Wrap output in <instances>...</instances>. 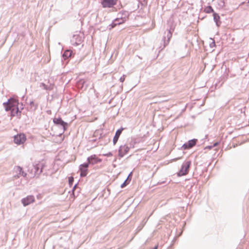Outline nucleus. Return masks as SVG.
<instances>
[{
	"instance_id": "33",
	"label": "nucleus",
	"mask_w": 249,
	"mask_h": 249,
	"mask_svg": "<svg viewBox=\"0 0 249 249\" xmlns=\"http://www.w3.org/2000/svg\"><path fill=\"white\" fill-rule=\"evenodd\" d=\"M102 155L103 156H105V157H109L112 156L113 153H112V152H108L107 153L103 154Z\"/></svg>"
},
{
	"instance_id": "7",
	"label": "nucleus",
	"mask_w": 249,
	"mask_h": 249,
	"mask_svg": "<svg viewBox=\"0 0 249 249\" xmlns=\"http://www.w3.org/2000/svg\"><path fill=\"white\" fill-rule=\"evenodd\" d=\"M89 165L87 162H84L79 166V171L81 177H85L87 176L89 173Z\"/></svg>"
},
{
	"instance_id": "50",
	"label": "nucleus",
	"mask_w": 249,
	"mask_h": 249,
	"mask_svg": "<svg viewBox=\"0 0 249 249\" xmlns=\"http://www.w3.org/2000/svg\"><path fill=\"white\" fill-rule=\"evenodd\" d=\"M245 3V2H242L241 3V4H244V3Z\"/></svg>"
},
{
	"instance_id": "53",
	"label": "nucleus",
	"mask_w": 249,
	"mask_h": 249,
	"mask_svg": "<svg viewBox=\"0 0 249 249\" xmlns=\"http://www.w3.org/2000/svg\"><path fill=\"white\" fill-rule=\"evenodd\" d=\"M215 153H214V154H213V156H214V157H215Z\"/></svg>"
},
{
	"instance_id": "31",
	"label": "nucleus",
	"mask_w": 249,
	"mask_h": 249,
	"mask_svg": "<svg viewBox=\"0 0 249 249\" xmlns=\"http://www.w3.org/2000/svg\"><path fill=\"white\" fill-rule=\"evenodd\" d=\"M146 222V221H144V222L142 221V222L140 224V226H138V227L136 229V231L137 232H139L143 228V227L144 226V225L145 224Z\"/></svg>"
},
{
	"instance_id": "8",
	"label": "nucleus",
	"mask_w": 249,
	"mask_h": 249,
	"mask_svg": "<svg viewBox=\"0 0 249 249\" xmlns=\"http://www.w3.org/2000/svg\"><path fill=\"white\" fill-rule=\"evenodd\" d=\"M198 140L197 139H192L185 142L181 147V149L183 150H189L194 147L197 143Z\"/></svg>"
},
{
	"instance_id": "25",
	"label": "nucleus",
	"mask_w": 249,
	"mask_h": 249,
	"mask_svg": "<svg viewBox=\"0 0 249 249\" xmlns=\"http://www.w3.org/2000/svg\"><path fill=\"white\" fill-rule=\"evenodd\" d=\"M204 11L205 13L207 14H210L211 13H213V12H215L213 8V7L211 5H208L205 7L204 8Z\"/></svg>"
},
{
	"instance_id": "15",
	"label": "nucleus",
	"mask_w": 249,
	"mask_h": 249,
	"mask_svg": "<svg viewBox=\"0 0 249 249\" xmlns=\"http://www.w3.org/2000/svg\"><path fill=\"white\" fill-rule=\"evenodd\" d=\"M168 31V33H167L166 37L163 36L162 38V41H163V47H165L168 44L171 38L172 37V33L173 32V31Z\"/></svg>"
},
{
	"instance_id": "28",
	"label": "nucleus",
	"mask_w": 249,
	"mask_h": 249,
	"mask_svg": "<svg viewBox=\"0 0 249 249\" xmlns=\"http://www.w3.org/2000/svg\"><path fill=\"white\" fill-rule=\"evenodd\" d=\"M19 104L18 100L17 99V117L20 115L21 111L19 110Z\"/></svg>"
},
{
	"instance_id": "12",
	"label": "nucleus",
	"mask_w": 249,
	"mask_h": 249,
	"mask_svg": "<svg viewBox=\"0 0 249 249\" xmlns=\"http://www.w3.org/2000/svg\"><path fill=\"white\" fill-rule=\"evenodd\" d=\"M35 201V197L33 195L28 196L23 198L21 201L24 206H26L33 203Z\"/></svg>"
},
{
	"instance_id": "38",
	"label": "nucleus",
	"mask_w": 249,
	"mask_h": 249,
	"mask_svg": "<svg viewBox=\"0 0 249 249\" xmlns=\"http://www.w3.org/2000/svg\"><path fill=\"white\" fill-rule=\"evenodd\" d=\"M80 192V189H78V190L77 191H75V196H73V197L75 198L77 197L78 196V194Z\"/></svg>"
},
{
	"instance_id": "1",
	"label": "nucleus",
	"mask_w": 249,
	"mask_h": 249,
	"mask_svg": "<svg viewBox=\"0 0 249 249\" xmlns=\"http://www.w3.org/2000/svg\"><path fill=\"white\" fill-rule=\"evenodd\" d=\"M46 166V162L44 160L34 162L33 163V168L31 169V174L33 177L38 178L42 173L43 169Z\"/></svg>"
},
{
	"instance_id": "24",
	"label": "nucleus",
	"mask_w": 249,
	"mask_h": 249,
	"mask_svg": "<svg viewBox=\"0 0 249 249\" xmlns=\"http://www.w3.org/2000/svg\"><path fill=\"white\" fill-rule=\"evenodd\" d=\"M117 19L118 18H115L114 20H112V22L107 26V29H108L109 30H111L117 26L115 22L116 21V20H118Z\"/></svg>"
},
{
	"instance_id": "49",
	"label": "nucleus",
	"mask_w": 249,
	"mask_h": 249,
	"mask_svg": "<svg viewBox=\"0 0 249 249\" xmlns=\"http://www.w3.org/2000/svg\"><path fill=\"white\" fill-rule=\"evenodd\" d=\"M102 138V134H100V137H99V139H100V138Z\"/></svg>"
},
{
	"instance_id": "44",
	"label": "nucleus",
	"mask_w": 249,
	"mask_h": 249,
	"mask_svg": "<svg viewBox=\"0 0 249 249\" xmlns=\"http://www.w3.org/2000/svg\"><path fill=\"white\" fill-rule=\"evenodd\" d=\"M47 113L48 114H51V110H47Z\"/></svg>"
},
{
	"instance_id": "45",
	"label": "nucleus",
	"mask_w": 249,
	"mask_h": 249,
	"mask_svg": "<svg viewBox=\"0 0 249 249\" xmlns=\"http://www.w3.org/2000/svg\"><path fill=\"white\" fill-rule=\"evenodd\" d=\"M97 141V139H93L91 140V142H95L96 141Z\"/></svg>"
},
{
	"instance_id": "54",
	"label": "nucleus",
	"mask_w": 249,
	"mask_h": 249,
	"mask_svg": "<svg viewBox=\"0 0 249 249\" xmlns=\"http://www.w3.org/2000/svg\"><path fill=\"white\" fill-rule=\"evenodd\" d=\"M214 0H212V1H214Z\"/></svg>"
},
{
	"instance_id": "6",
	"label": "nucleus",
	"mask_w": 249,
	"mask_h": 249,
	"mask_svg": "<svg viewBox=\"0 0 249 249\" xmlns=\"http://www.w3.org/2000/svg\"><path fill=\"white\" fill-rule=\"evenodd\" d=\"M83 36L79 34L73 35L71 39V43L72 45L77 46L80 45L83 41Z\"/></svg>"
},
{
	"instance_id": "26",
	"label": "nucleus",
	"mask_w": 249,
	"mask_h": 249,
	"mask_svg": "<svg viewBox=\"0 0 249 249\" xmlns=\"http://www.w3.org/2000/svg\"><path fill=\"white\" fill-rule=\"evenodd\" d=\"M40 87L46 90H51L52 89L50 86H48L43 82L40 83Z\"/></svg>"
},
{
	"instance_id": "17",
	"label": "nucleus",
	"mask_w": 249,
	"mask_h": 249,
	"mask_svg": "<svg viewBox=\"0 0 249 249\" xmlns=\"http://www.w3.org/2000/svg\"><path fill=\"white\" fill-rule=\"evenodd\" d=\"M17 172H18V174H17V178H18L20 176L25 177L27 176L26 172H25L23 168L20 166L17 165Z\"/></svg>"
},
{
	"instance_id": "27",
	"label": "nucleus",
	"mask_w": 249,
	"mask_h": 249,
	"mask_svg": "<svg viewBox=\"0 0 249 249\" xmlns=\"http://www.w3.org/2000/svg\"><path fill=\"white\" fill-rule=\"evenodd\" d=\"M116 18H118V20L115 22L116 25L122 24L125 21V19H122V18L118 17Z\"/></svg>"
},
{
	"instance_id": "14",
	"label": "nucleus",
	"mask_w": 249,
	"mask_h": 249,
	"mask_svg": "<svg viewBox=\"0 0 249 249\" xmlns=\"http://www.w3.org/2000/svg\"><path fill=\"white\" fill-rule=\"evenodd\" d=\"M125 129V128L121 127L120 128L118 129L116 132L115 135L113 139V144L115 145L117 142L120 135H121L122 131Z\"/></svg>"
},
{
	"instance_id": "9",
	"label": "nucleus",
	"mask_w": 249,
	"mask_h": 249,
	"mask_svg": "<svg viewBox=\"0 0 249 249\" xmlns=\"http://www.w3.org/2000/svg\"><path fill=\"white\" fill-rule=\"evenodd\" d=\"M102 161V159L99 158L95 154L92 155L88 157L87 159V162L89 166L93 165L95 164L100 163Z\"/></svg>"
},
{
	"instance_id": "39",
	"label": "nucleus",
	"mask_w": 249,
	"mask_h": 249,
	"mask_svg": "<svg viewBox=\"0 0 249 249\" xmlns=\"http://www.w3.org/2000/svg\"><path fill=\"white\" fill-rule=\"evenodd\" d=\"M241 113H245V107L243 109H241Z\"/></svg>"
},
{
	"instance_id": "11",
	"label": "nucleus",
	"mask_w": 249,
	"mask_h": 249,
	"mask_svg": "<svg viewBox=\"0 0 249 249\" xmlns=\"http://www.w3.org/2000/svg\"><path fill=\"white\" fill-rule=\"evenodd\" d=\"M118 0H101V4L103 8H112L116 5Z\"/></svg>"
},
{
	"instance_id": "51",
	"label": "nucleus",
	"mask_w": 249,
	"mask_h": 249,
	"mask_svg": "<svg viewBox=\"0 0 249 249\" xmlns=\"http://www.w3.org/2000/svg\"><path fill=\"white\" fill-rule=\"evenodd\" d=\"M248 3H249V0H248V2H247Z\"/></svg>"
},
{
	"instance_id": "22",
	"label": "nucleus",
	"mask_w": 249,
	"mask_h": 249,
	"mask_svg": "<svg viewBox=\"0 0 249 249\" xmlns=\"http://www.w3.org/2000/svg\"><path fill=\"white\" fill-rule=\"evenodd\" d=\"M29 105L30 106V110L31 111H36L38 107V104H35L33 101H31L29 102Z\"/></svg>"
},
{
	"instance_id": "20",
	"label": "nucleus",
	"mask_w": 249,
	"mask_h": 249,
	"mask_svg": "<svg viewBox=\"0 0 249 249\" xmlns=\"http://www.w3.org/2000/svg\"><path fill=\"white\" fill-rule=\"evenodd\" d=\"M121 15L120 18H122V19H125L126 18H128L129 16V13L128 11L125 10H122L118 14V16Z\"/></svg>"
},
{
	"instance_id": "37",
	"label": "nucleus",
	"mask_w": 249,
	"mask_h": 249,
	"mask_svg": "<svg viewBox=\"0 0 249 249\" xmlns=\"http://www.w3.org/2000/svg\"><path fill=\"white\" fill-rule=\"evenodd\" d=\"M219 143H220V141L215 142L213 144V147H216V146H217V145H218Z\"/></svg>"
},
{
	"instance_id": "34",
	"label": "nucleus",
	"mask_w": 249,
	"mask_h": 249,
	"mask_svg": "<svg viewBox=\"0 0 249 249\" xmlns=\"http://www.w3.org/2000/svg\"><path fill=\"white\" fill-rule=\"evenodd\" d=\"M125 79V75L124 74L123 76H122L119 79V81L120 82L123 83Z\"/></svg>"
},
{
	"instance_id": "23",
	"label": "nucleus",
	"mask_w": 249,
	"mask_h": 249,
	"mask_svg": "<svg viewBox=\"0 0 249 249\" xmlns=\"http://www.w3.org/2000/svg\"><path fill=\"white\" fill-rule=\"evenodd\" d=\"M139 143V142L136 139H131L129 142L128 147L129 149L133 148L135 147L136 144Z\"/></svg>"
},
{
	"instance_id": "5",
	"label": "nucleus",
	"mask_w": 249,
	"mask_h": 249,
	"mask_svg": "<svg viewBox=\"0 0 249 249\" xmlns=\"http://www.w3.org/2000/svg\"><path fill=\"white\" fill-rule=\"evenodd\" d=\"M27 136L24 133L17 134V145H21V147L24 148V144L27 141Z\"/></svg>"
},
{
	"instance_id": "40",
	"label": "nucleus",
	"mask_w": 249,
	"mask_h": 249,
	"mask_svg": "<svg viewBox=\"0 0 249 249\" xmlns=\"http://www.w3.org/2000/svg\"><path fill=\"white\" fill-rule=\"evenodd\" d=\"M166 183V181H161V182H158V184H164V183Z\"/></svg>"
},
{
	"instance_id": "41",
	"label": "nucleus",
	"mask_w": 249,
	"mask_h": 249,
	"mask_svg": "<svg viewBox=\"0 0 249 249\" xmlns=\"http://www.w3.org/2000/svg\"><path fill=\"white\" fill-rule=\"evenodd\" d=\"M13 142L16 143V135L13 136Z\"/></svg>"
},
{
	"instance_id": "13",
	"label": "nucleus",
	"mask_w": 249,
	"mask_h": 249,
	"mask_svg": "<svg viewBox=\"0 0 249 249\" xmlns=\"http://www.w3.org/2000/svg\"><path fill=\"white\" fill-rule=\"evenodd\" d=\"M86 83L85 79H80L76 83V87L80 90H85L88 87V85Z\"/></svg>"
},
{
	"instance_id": "32",
	"label": "nucleus",
	"mask_w": 249,
	"mask_h": 249,
	"mask_svg": "<svg viewBox=\"0 0 249 249\" xmlns=\"http://www.w3.org/2000/svg\"><path fill=\"white\" fill-rule=\"evenodd\" d=\"M69 184L70 186H71L73 184L74 181V178L72 176L69 177L68 178Z\"/></svg>"
},
{
	"instance_id": "29",
	"label": "nucleus",
	"mask_w": 249,
	"mask_h": 249,
	"mask_svg": "<svg viewBox=\"0 0 249 249\" xmlns=\"http://www.w3.org/2000/svg\"><path fill=\"white\" fill-rule=\"evenodd\" d=\"M77 189H78V182L77 183H76L73 187V188L71 191V195H72L73 196H75V190H76Z\"/></svg>"
},
{
	"instance_id": "2",
	"label": "nucleus",
	"mask_w": 249,
	"mask_h": 249,
	"mask_svg": "<svg viewBox=\"0 0 249 249\" xmlns=\"http://www.w3.org/2000/svg\"><path fill=\"white\" fill-rule=\"evenodd\" d=\"M3 106L6 111H10L11 117L16 116V96L14 95L6 102L3 103Z\"/></svg>"
},
{
	"instance_id": "43",
	"label": "nucleus",
	"mask_w": 249,
	"mask_h": 249,
	"mask_svg": "<svg viewBox=\"0 0 249 249\" xmlns=\"http://www.w3.org/2000/svg\"><path fill=\"white\" fill-rule=\"evenodd\" d=\"M158 247H159L158 245H157L152 249H158Z\"/></svg>"
},
{
	"instance_id": "42",
	"label": "nucleus",
	"mask_w": 249,
	"mask_h": 249,
	"mask_svg": "<svg viewBox=\"0 0 249 249\" xmlns=\"http://www.w3.org/2000/svg\"><path fill=\"white\" fill-rule=\"evenodd\" d=\"M228 76V75H227V76H226V78H225L224 77H223L222 78V80H223V79H224V80H223V82H222V83H224V82L226 80V79L227 78Z\"/></svg>"
},
{
	"instance_id": "52",
	"label": "nucleus",
	"mask_w": 249,
	"mask_h": 249,
	"mask_svg": "<svg viewBox=\"0 0 249 249\" xmlns=\"http://www.w3.org/2000/svg\"><path fill=\"white\" fill-rule=\"evenodd\" d=\"M217 83H216V84H215V87H216V86H217Z\"/></svg>"
},
{
	"instance_id": "47",
	"label": "nucleus",
	"mask_w": 249,
	"mask_h": 249,
	"mask_svg": "<svg viewBox=\"0 0 249 249\" xmlns=\"http://www.w3.org/2000/svg\"><path fill=\"white\" fill-rule=\"evenodd\" d=\"M112 166H113V167L114 168L116 167V164H112Z\"/></svg>"
},
{
	"instance_id": "48",
	"label": "nucleus",
	"mask_w": 249,
	"mask_h": 249,
	"mask_svg": "<svg viewBox=\"0 0 249 249\" xmlns=\"http://www.w3.org/2000/svg\"><path fill=\"white\" fill-rule=\"evenodd\" d=\"M117 161V158H115L113 161V162H116Z\"/></svg>"
},
{
	"instance_id": "19",
	"label": "nucleus",
	"mask_w": 249,
	"mask_h": 249,
	"mask_svg": "<svg viewBox=\"0 0 249 249\" xmlns=\"http://www.w3.org/2000/svg\"><path fill=\"white\" fill-rule=\"evenodd\" d=\"M213 20L215 22L216 26L219 27L221 24V21H220V17L219 14L216 12H213Z\"/></svg>"
},
{
	"instance_id": "36",
	"label": "nucleus",
	"mask_w": 249,
	"mask_h": 249,
	"mask_svg": "<svg viewBox=\"0 0 249 249\" xmlns=\"http://www.w3.org/2000/svg\"><path fill=\"white\" fill-rule=\"evenodd\" d=\"M215 46V43L214 40L210 44V47L211 48H213V47Z\"/></svg>"
},
{
	"instance_id": "35",
	"label": "nucleus",
	"mask_w": 249,
	"mask_h": 249,
	"mask_svg": "<svg viewBox=\"0 0 249 249\" xmlns=\"http://www.w3.org/2000/svg\"><path fill=\"white\" fill-rule=\"evenodd\" d=\"M213 148V145H208V146H206L204 148V150H206V149L210 150V149H212Z\"/></svg>"
},
{
	"instance_id": "30",
	"label": "nucleus",
	"mask_w": 249,
	"mask_h": 249,
	"mask_svg": "<svg viewBox=\"0 0 249 249\" xmlns=\"http://www.w3.org/2000/svg\"><path fill=\"white\" fill-rule=\"evenodd\" d=\"M147 4V0H143V2L139 1V3L138 4V6L139 7L140 5L141 6V9H142L145 6H146Z\"/></svg>"
},
{
	"instance_id": "3",
	"label": "nucleus",
	"mask_w": 249,
	"mask_h": 249,
	"mask_svg": "<svg viewBox=\"0 0 249 249\" xmlns=\"http://www.w3.org/2000/svg\"><path fill=\"white\" fill-rule=\"evenodd\" d=\"M191 164L192 161L190 160L184 161L181 165L180 169L177 173V176L178 177H181L187 174Z\"/></svg>"
},
{
	"instance_id": "16",
	"label": "nucleus",
	"mask_w": 249,
	"mask_h": 249,
	"mask_svg": "<svg viewBox=\"0 0 249 249\" xmlns=\"http://www.w3.org/2000/svg\"><path fill=\"white\" fill-rule=\"evenodd\" d=\"M74 53L72 50H66L62 53V56L63 59L66 60L70 57H73Z\"/></svg>"
},
{
	"instance_id": "46",
	"label": "nucleus",
	"mask_w": 249,
	"mask_h": 249,
	"mask_svg": "<svg viewBox=\"0 0 249 249\" xmlns=\"http://www.w3.org/2000/svg\"><path fill=\"white\" fill-rule=\"evenodd\" d=\"M22 106H23L22 104H21L20 105V106L19 107V108H20L21 109H22L23 108V107H22Z\"/></svg>"
},
{
	"instance_id": "21",
	"label": "nucleus",
	"mask_w": 249,
	"mask_h": 249,
	"mask_svg": "<svg viewBox=\"0 0 249 249\" xmlns=\"http://www.w3.org/2000/svg\"><path fill=\"white\" fill-rule=\"evenodd\" d=\"M167 26L168 27L167 28V31H170L174 32L175 28V25L174 23V22L173 20H169L167 22Z\"/></svg>"
},
{
	"instance_id": "10",
	"label": "nucleus",
	"mask_w": 249,
	"mask_h": 249,
	"mask_svg": "<svg viewBox=\"0 0 249 249\" xmlns=\"http://www.w3.org/2000/svg\"><path fill=\"white\" fill-rule=\"evenodd\" d=\"M129 149L127 144H125L120 145L118 149V156L120 159L124 157L129 152Z\"/></svg>"
},
{
	"instance_id": "4",
	"label": "nucleus",
	"mask_w": 249,
	"mask_h": 249,
	"mask_svg": "<svg viewBox=\"0 0 249 249\" xmlns=\"http://www.w3.org/2000/svg\"><path fill=\"white\" fill-rule=\"evenodd\" d=\"M53 123L57 127H62L63 132L67 130L69 126V124L64 121L60 116L58 118H54Z\"/></svg>"
},
{
	"instance_id": "18",
	"label": "nucleus",
	"mask_w": 249,
	"mask_h": 249,
	"mask_svg": "<svg viewBox=\"0 0 249 249\" xmlns=\"http://www.w3.org/2000/svg\"><path fill=\"white\" fill-rule=\"evenodd\" d=\"M133 174V171H131L128 175L127 178L124 181V182L121 184V188H124L125 186H126L130 182L132 179Z\"/></svg>"
}]
</instances>
